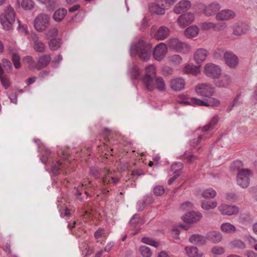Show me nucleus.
I'll use <instances>...</instances> for the list:
<instances>
[{"label":"nucleus","mask_w":257,"mask_h":257,"mask_svg":"<svg viewBox=\"0 0 257 257\" xmlns=\"http://www.w3.org/2000/svg\"><path fill=\"white\" fill-rule=\"evenodd\" d=\"M104 233V230L103 229L99 228L94 233V237L96 239H98L99 238L103 236Z\"/></svg>","instance_id":"62"},{"label":"nucleus","mask_w":257,"mask_h":257,"mask_svg":"<svg viewBox=\"0 0 257 257\" xmlns=\"http://www.w3.org/2000/svg\"><path fill=\"white\" fill-rule=\"evenodd\" d=\"M0 21L3 29L6 31H9L13 29V25L15 21H10L9 19L1 14L0 16Z\"/></svg>","instance_id":"26"},{"label":"nucleus","mask_w":257,"mask_h":257,"mask_svg":"<svg viewBox=\"0 0 257 257\" xmlns=\"http://www.w3.org/2000/svg\"><path fill=\"white\" fill-rule=\"evenodd\" d=\"M156 1L157 3L152 6L151 11L158 15L164 14L165 10H167V9L161 6V4H160V0Z\"/></svg>","instance_id":"33"},{"label":"nucleus","mask_w":257,"mask_h":257,"mask_svg":"<svg viewBox=\"0 0 257 257\" xmlns=\"http://www.w3.org/2000/svg\"><path fill=\"white\" fill-rule=\"evenodd\" d=\"M51 60V57L50 55H42L38 59L36 65V68L41 70L45 68L49 64Z\"/></svg>","instance_id":"18"},{"label":"nucleus","mask_w":257,"mask_h":257,"mask_svg":"<svg viewBox=\"0 0 257 257\" xmlns=\"http://www.w3.org/2000/svg\"><path fill=\"white\" fill-rule=\"evenodd\" d=\"M165 189L163 186H158L154 188V193L156 196H161L164 193Z\"/></svg>","instance_id":"52"},{"label":"nucleus","mask_w":257,"mask_h":257,"mask_svg":"<svg viewBox=\"0 0 257 257\" xmlns=\"http://www.w3.org/2000/svg\"><path fill=\"white\" fill-rule=\"evenodd\" d=\"M34 48L36 51L43 53L45 51L46 46L43 42L37 39L34 40Z\"/></svg>","instance_id":"34"},{"label":"nucleus","mask_w":257,"mask_h":257,"mask_svg":"<svg viewBox=\"0 0 257 257\" xmlns=\"http://www.w3.org/2000/svg\"><path fill=\"white\" fill-rule=\"evenodd\" d=\"M141 219L138 215L135 214L130 220V224L132 225L137 224L140 222Z\"/></svg>","instance_id":"60"},{"label":"nucleus","mask_w":257,"mask_h":257,"mask_svg":"<svg viewBox=\"0 0 257 257\" xmlns=\"http://www.w3.org/2000/svg\"><path fill=\"white\" fill-rule=\"evenodd\" d=\"M185 250L189 257H202L203 253L199 252L198 249L195 246L186 247Z\"/></svg>","instance_id":"29"},{"label":"nucleus","mask_w":257,"mask_h":257,"mask_svg":"<svg viewBox=\"0 0 257 257\" xmlns=\"http://www.w3.org/2000/svg\"><path fill=\"white\" fill-rule=\"evenodd\" d=\"M163 72L165 75H171L173 73V69L169 66H165L163 69Z\"/></svg>","instance_id":"61"},{"label":"nucleus","mask_w":257,"mask_h":257,"mask_svg":"<svg viewBox=\"0 0 257 257\" xmlns=\"http://www.w3.org/2000/svg\"><path fill=\"white\" fill-rule=\"evenodd\" d=\"M191 7V3L188 0H183L178 3L174 8V12L177 14L187 11Z\"/></svg>","instance_id":"19"},{"label":"nucleus","mask_w":257,"mask_h":257,"mask_svg":"<svg viewBox=\"0 0 257 257\" xmlns=\"http://www.w3.org/2000/svg\"><path fill=\"white\" fill-rule=\"evenodd\" d=\"M218 120V116L217 115L214 116L207 125L204 126L201 128V131L205 132L210 129L213 128L215 125L217 124Z\"/></svg>","instance_id":"32"},{"label":"nucleus","mask_w":257,"mask_h":257,"mask_svg":"<svg viewBox=\"0 0 257 257\" xmlns=\"http://www.w3.org/2000/svg\"><path fill=\"white\" fill-rule=\"evenodd\" d=\"M50 17L45 14H40L34 21L35 29L38 32L44 31L50 25Z\"/></svg>","instance_id":"7"},{"label":"nucleus","mask_w":257,"mask_h":257,"mask_svg":"<svg viewBox=\"0 0 257 257\" xmlns=\"http://www.w3.org/2000/svg\"><path fill=\"white\" fill-rule=\"evenodd\" d=\"M220 229L223 232L231 233L235 232L236 228L230 223H224L221 225Z\"/></svg>","instance_id":"36"},{"label":"nucleus","mask_w":257,"mask_h":257,"mask_svg":"<svg viewBox=\"0 0 257 257\" xmlns=\"http://www.w3.org/2000/svg\"><path fill=\"white\" fill-rule=\"evenodd\" d=\"M171 62L176 64H180L182 61V58L179 55H174L170 57Z\"/></svg>","instance_id":"56"},{"label":"nucleus","mask_w":257,"mask_h":257,"mask_svg":"<svg viewBox=\"0 0 257 257\" xmlns=\"http://www.w3.org/2000/svg\"><path fill=\"white\" fill-rule=\"evenodd\" d=\"M252 175L251 171L247 169L239 170L236 177L237 184L242 188L248 187L250 177Z\"/></svg>","instance_id":"6"},{"label":"nucleus","mask_w":257,"mask_h":257,"mask_svg":"<svg viewBox=\"0 0 257 257\" xmlns=\"http://www.w3.org/2000/svg\"><path fill=\"white\" fill-rule=\"evenodd\" d=\"M231 79L229 75H224L215 81V84L217 87H226L230 85Z\"/></svg>","instance_id":"24"},{"label":"nucleus","mask_w":257,"mask_h":257,"mask_svg":"<svg viewBox=\"0 0 257 257\" xmlns=\"http://www.w3.org/2000/svg\"><path fill=\"white\" fill-rule=\"evenodd\" d=\"M189 241L193 244L197 245H202L205 244L206 242L205 238L198 234H195L190 236L189 238Z\"/></svg>","instance_id":"25"},{"label":"nucleus","mask_w":257,"mask_h":257,"mask_svg":"<svg viewBox=\"0 0 257 257\" xmlns=\"http://www.w3.org/2000/svg\"><path fill=\"white\" fill-rule=\"evenodd\" d=\"M231 245L233 247L239 249H244L246 247L245 244L240 240L235 239L231 242Z\"/></svg>","instance_id":"42"},{"label":"nucleus","mask_w":257,"mask_h":257,"mask_svg":"<svg viewBox=\"0 0 257 257\" xmlns=\"http://www.w3.org/2000/svg\"><path fill=\"white\" fill-rule=\"evenodd\" d=\"M140 251L143 257H151L152 254L150 248L146 246L140 247Z\"/></svg>","instance_id":"41"},{"label":"nucleus","mask_w":257,"mask_h":257,"mask_svg":"<svg viewBox=\"0 0 257 257\" xmlns=\"http://www.w3.org/2000/svg\"><path fill=\"white\" fill-rule=\"evenodd\" d=\"M178 101L181 103H185L193 105L205 106H218L220 104L219 100L216 98H210L207 101L195 98H188L184 95H179Z\"/></svg>","instance_id":"4"},{"label":"nucleus","mask_w":257,"mask_h":257,"mask_svg":"<svg viewBox=\"0 0 257 257\" xmlns=\"http://www.w3.org/2000/svg\"><path fill=\"white\" fill-rule=\"evenodd\" d=\"M142 241L144 243L148 244L155 247H158L160 244L158 242L153 240L152 238L146 237H143L142 238Z\"/></svg>","instance_id":"44"},{"label":"nucleus","mask_w":257,"mask_h":257,"mask_svg":"<svg viewBox=\"0 0 257 257\" xmlns=\"http://www.w3.org/2000/svg\"><path fill=\"white\" fill-rule=\"evenodd\" d=\"M171 88L175 91H181L184 89L185 82L182 78H175L172 79L170 82Z\"/></svg>","instance_id":"14"},{"label":"nucleus","mask_w":257,"mask_h":257,"mask_svg":"<svg viewBox=\"0 0 257 257\" xmlns=\"http://www.w3.org/2000/svg\"><path fill=\"white\" fill-rule=\"evenodd\" d=\"M144 174V171L141 169L133 170L132 171V175L133 176H139Z\"/></svg>","instance_id":"63"},{"label":"nucleus","mask_w":257,"mask_h":257,"mask_svg":"<svg viewBox=\"0 0 257 257\" xmlns=\"http://www.w3.org/2000/svg\"><path fill=\"white\" fill-rule=\"evenodd\" d=\"M233 34L235 36H241L245 34L248 30V27L245 24L238 23L234 24L232 27Z\"/></svg>","instance_id":"17"},{"label":"nucleus","mask_w":257,"mask_h":257,"mask_svg":"<svg viewBox=\"0 0 257 257\" xmlns=\"http://www.w3.org/2000/svg\"><path fill=\"white\" fill-rule=\"evenodd\" d=\"M226 27V25L224 23L214 24L213 30L219 31L224 29Z\"/></svg>","instance_id":"59"},{"label":"nucleus","mask_w":257,"mask_h":257,"mask_svg":"<svg viewBox=\"0 0 257 257\" xmlns=\"http://www.w3.org/2000/svg\"><path fill=\"white\" fill-rule=\"evenodd\" d=\"M90 174L95 179L101 177L97 187L101 190V193L104 195L109 192L108 189L109 187L115 185L119 181V179L115 176L114 173L106 169L99 170L94 168H91Z\"/></svg>","instance_id":"1"},{"label":"nucleus","mask_w":257,"mask_h":257,"mask_svg":"<svg viewBox=\"0 0 257 257\" xmlns=\"http://www.w3.org/2000/svg\"><path fill=\"white\" fill-rule=\"evenodd\" d=\"M221 69L213 63H207L204 66V73L211 78H217L221 74Z\"/></svg>","instance_id":"11"},{"label":"nucleus","mask_w":257,"mask_h":257,"mask_svg":"<svg viewBox=\"0 0 257 257\" xmlns=\"http://www.w3.org/2000/svg\"><path fill=\"white\" fill-rule=\"evenodd\" d=\"M217 204V202L215 201L211 202L205 201L202 203L201 206L204 209L209 210L215 208L216 207Z\"/></svg>","instance_id":"39"},{"label":"nucleus","mask_w":257,"mask_h":257,"mask_svg":"<svg viewBox=\"0 0 257 257\" xmlns=\"http://www.w3.org/2000/svg\"><path fill=\"white\" fill-rule=\"evenodd\" d=\"M177 0H160V4L162 6L165 7L168 9L172 5L177 2Z\"/></svg>","instance_id":"48"},{"label":"nucleus","mask_w":257,"mask_h":257,"mask_svg":"<svg viewBox=\"0 0 257 257\" xmlns=\"http://www.w3.org/2000/svg\"><path fill=\"white\" fill-rule=\"evenodd\" d=\"M216 195V191L212 188L205 190L202 193L203 197L205 198H213Z\"/></svg>","instance_id":"38"},{"label":"nucleus","mask_w":257,"mask_h":257,"mask_svg":"<svg viewBox=\"0 0 257 257\" xmlns=\"http://www.w3.org/2000/svg\"><path fill=\"white\" fill-rule=\"evenodd\" d=\"M199 33V28L195 26H192L186 29L184 32L185 35L188 38H192L196 37Z\"/></svg>","instance_id":"28"},{"label":"nucleus","mask_w":257,"mask_h":257,"mask_svg":"<svg viewBox=\"0 0 257 257\" xmlns=\"http://www.w3.org/2000/svg\"><path fill=\"white\" fill-rule=\"evenodd\" d=\"M62 158L53 161L51 167L52 171L55 175H58L60 172H66V167L70 164L69 156L64 153L62 154Z\"/></svg>","instance_id":"5"},{"label":"nucleus","mask_w":257,"mask_h":257,"mask_svg":"<svg viewBox=\"0 0 257 257\" xmlns=\"http://www.w3.org/2000/svg\"><path fill=\"white\" fill-rule=\"evenodd\" d=\"M169 34L170 30L167 27L161 26L155 33L154 37L158 40H163L169 36Z\"/></svg>","instance_id":"21"},{"label":"nucleus","mask_w":257,"mask_h":257,"mask_svg":"<svg viewBox=\"0 0 257 257\" xmlns=\"http://www.w3.org/2000/svg\"><path fill=\"white\" fill-rule=\"evenodd\" d=\"M140 74L139 69L137 66H134L131 70V75L133 79H137Z\"/></svg>","instance_id":"49"},{"label":"nucleus","mask_w":257,"mask_h":257,"mask_svg":"<svg viewBox=\"0 0 257 257\" xmlns=\"http://www.w3.org/2000/svg\"><path fill=\"white\" fill-rule=\"evenodd\" d=\"M24 61L29 64V66L31 68H36V63L33 59V57L31 56H27L24 59Z\"/></svg>","instance_id":"47"},{"label":"nucleus","mask_w":257,"mask_h":257,"mask_svg":"<svg viewBox=\"0 0 257 257\" xmlns=\"http://www.w3.org/2000/svg\"><path fill=\"white\" fill-rule=\"evenodd\" d=\"M220 9V5L217 3H213L203 9L204 13L208 16L214 15Z\"/></svg>","instance_id":"23"},{"label":"nucleus","mask_w":257,"mask_h":257,"mask_svg":"<svg viewBox=\"0 0 257 257\" xmlns=\"http://www.w3.org/2000/svg\"><path fill=\"white\" fill-rule=\"evenodd\" d=\"M224 58L226 64L230 67H235L238 63L237 57L232 52H227L224 53Z\"/></svg>","instance_id":"22"},{"label":"nucleus","mask_w":257,"mask_h":257,"mask_svg":"<svg viewBox=\"0 0 257 257\" xmlns=\"http://www.w3.org/2000/svg\"><path fill=\"white\" fill-rule=\"evenodd\" d=\"M195 92L200 96L208 97L205 100H202L203 101H207L209 99L213 98L211 96L213 94L214 90L211 85L208 83H200L196 86Z\"/></svg>","instance_id":"8"},{"label":"nucleus","mask_w":257,"mask_h":257,"mask_svg":"<svg viewBox=\"0 0 257 257\" xmlns=\"http://www.w3.org/2000/svg\"><path fill=\"white\" fill-rule=\"evenodd\" d=\"M183 168V164L182 163H175L171 166V170L176 173L178 170H181Z\"/></svg>","instance_id":"58"},{"label":"nucleus","mask_w":257,"mask_h":257,"mask_svg":"<svg viewBox=\"0 0 257 257\" xmlns=\"http://www.w3.org/2000/svg\"><path fill=\"white\" fill-rule=\"evenodd\" d=\"M182 160H186L187 162H193V161L196 160L197 159V157L196 156L189 154V153L186 152L184 154L183 156H182Z\"/></svg>","instance_id":"46"},{"label":"nucleus","mask_w":257,"mask_h":257,"mask_svg":"<svg viewBox=\"0 0 257 257\" xmlns=\"http://www.w3.org/2000/svg\"><path fill=\"white\" fill-rule=\"evenodd\" d=\"M242 162L239 161H234L231 166V168L233 170H237L238 171L239 170H241V169H240L241 167H242Z\"/></svg>","instance_id":"57"},{"label":"nucleus","mask_w":257,"mask_h":257,"mask_svg":"<svg viewBox=\"0 0 257 257\" xmlns=\"http://www.w3.org/2000/svg\"><path fill=\"white\" fill-rule=\"evenodd\" d=\"M168 45L170 48L183 53H188L190 51V47L189 45L176 38L170 39L168 42Z\"/></svg>","instance_id":"9"},{"label":"nucleus","mask_w":257,"mask_h":257,"mask_svg":"<svg viewBox=\"0 0 257 257\" xmlns=\"http://www.w3.org/2000/svg\"><path fill=\"white\" fill-rule=\"evenodd\" d=\"M34 2L32 0H22L21 2L22 7L26 10H31L34 7Z\"/></svg>","instance_id":"40"},{"label":"nucleus","mask_w":257,"mask_h":257,"mask_svg":"<svg viewBox=\"0 0 257 257\" xmlns=\"http://www.w3.org/2000/svg\"><path fill=\"white\" fill-rule=\"evenodd\" d=\"M143 84L149 91H152L156 88L160 91L166 90V84L163 78L161 77H156V70L153 65H150L145 69V75L142 79Z\"/></svg>","instance_id":"2"},{"label":"nucleus","mask_w":257,"mask_h":257,"mask_svg":"<svg viewBox=\"0 0 257 257\" xmlns=\"http://www.w3.org/2000/svg\"><path fill=\"white\" fill-rule=\"evenodd\" d=\"M214 24L213 23L209 22H205L201 24V28L202 30L205 31H208L210 29L214 30Z\"/></svg>","instance_id":"50"},{"label":"nucleus","mask_w":257,"mask_h":257,"mask_svg":"<svg viewBox=\"0 0 257 257\" xmlns=\"http://www.w3.org/2000/svg\"><path fill=\"white\" fill-rule=\"evenodd\" d=\"M2 63L5 69L11 70L12 69V63L8 59H3L2 60Z\"/></svg>","instance_id":"54"},{"label":"nucleus","mask_w":257,"mask_h":257,"mask_svg":"<svg viewBox=\"0 0 257 257\" xmlns=\"http://www.w3.org/2000/svg\"><path fill=\"white\" fill-rule=\"evenodd\" d=\"M51 155V152L50 150L48 149H45L43 153L42 158H41V161L44 163L45 164L47 163L48 158Z\"/></svg>","instance_id":"51"},{"label":"nucleus","mask_w":257,"mask_h":257,"mask_svg":"<svg viewBox=\"0 0 257 257\" xmlns=\"http://www.w3.org/2000/svg\"><path fill=\"white\" fill-rule=\"evenodd\" d=\"M184 70L186 73L196 75L199 72V68L196 66L188 65L185 67Z\"/></svg>","instance_id":"35"},{"label":"nucleus","mask_w":257,"mask_h":257,"mask_svg":"<svg viewBox=\"0 0 257 257\" xmlns=\"http://www.w3.org/2000/svg\"><path fill=\"white\" fill-rule=\"evenodd\" d=\"M67 13V12L66 9L64 8L59 9L55 12L53 18L55 21L60 22L64 19Z\"/></svg>","instance_id":"27"},{"label":"nucleus","mask_w":257,"mask_h":257,"mask_svg":"<svg viewBox=\"0 0 257 257\" xmlns=\"http://www.w3.org/2000/svg\"><path fill=\"white\" fill-rule=\"evenodd\" d=\"M168 48L166 45L160 43L156 46L154 49L153 55L155 60L161 61L164 59L167 53Z\"/></svg>","instance_id":"10"},{"label":"nucleus","mask_w":257,"mask_h":257,"mask_svg":"<svg viewBox=\"0 0 257 257\" xmlns=\"http://www.w3.org/2000/svg\"><path fill=\"white\" fill-rule=\"evenodd\" d=\"M20 61V56L17 53H13L12 55V61L16 69H19L21 67Z\"/></svg>","instance_id":"43"},{"label":"nucleus","mask_w":257,"mask_h":257,"mask_svg":"<svg viewBox=\"0 0 257 257\" xmlns=\"http://www.w3.org/2000/svg\"><path fill=\"white\" fill-rule=\"evenodd\" d=\"M194 20V14L187 13L181 15L178 19V23L181 27H185L192 23Z\"/></svg>","instance_id":"13"},{"label":"nucleus","mask_w":257,"mask_h":257,"mask_svg":"<svg viewBox=\"0 0 257 257\" xmlns=\"http://www.w3.org/2000/svg\"><path fill=\"white\" fill-rule=\"evenodd\" d=\"M212 252L214 254H221L224 252V249L222 247L215 246L212 248Z\"/></svg>","instance_id":"55"},{"label":"nucleus","mask_w":257,"mask_h":257,"mask_svg":"<svg viewBox=\"0 0 257 257\" xmlns=\"http://www.w3.org/2000/svg\"><path fill=\"white\" fill-rule=\"evenodd\" d=\"M58 35V30L56 28L50 29L46 35V38L48 39L56 38Z\"/></svg>","instance_id":"45"},{"label":"nucleus","mask_w":257,"mask_h":257,"mask_svg":"<svg viewBox=\"0 0 257 257\" xmlns=\"http://www.w3.org/2000/svg\"><path fill=\"white\" fill-rule=\"evenodd\" d=\"M218 209L222 214L226 215H235L238 212L237 206L227 204H222L219 206Z\"/></svg>","instance_id":"12"},{"label":"nucleus","mask_w":257,"mask_h":257,"mask_svg":"<svg viewBox=\"0 0 257 257\" xmlns=\"http://www.w3.org/2000/svg\"><path fill=\"white\" fill-rule=\"evenodd\" d=\"M82 187H87L89 188H94L95 186L91 183V181L88 179L84 180L82 183Z\"/></svg>","instance_id":"64"},{"label":"nucleus","mask_w":257,"mask_h":257,"mask_svg":"<svg viewBox=\"0 0 257 257\" xmlns=\"http://www.w3.org/2000/svg\"><path fill=\"white\" fill-rule=\"evenodd\" d=\"M1 83L5 89H8L10 85L9 78L6 76L0 78Z\"/></svg>","instance_id":"53"},{"label":"nucleus","mask_w":257,"mask_h":257,"mask_svg":"<svg viewBox=\"0 0 257 257\" xmlns=\"http://www.w3.org/2000/svg\"><path fill=\"white\" fill-rule=\"evenodd\" d=\"M50 50L55 51L60 47L61 41L59 39H52L48 43Z\"/></svg>","instance_id":"37"},{"label":"nucleus","mask_w":257,"mask_h":257,"mask_svg":"<svg viewBox=\"0 0 257 257\" xmlns=\"http://www.w3.org/2000/svg\"><path fill=\"white\" fill-rule=\"evenodd\" d=\"M3 15L7 16L9 19L10 21H15L16 20V13L14 8L11 6H8L6 7Z\"/></svg>","instance_id":"30"},{"label":"nucleus","mask_w":257,"mask_h":257,"mask_svg":"<svg viewBox=\"0 0 257 257\" xmlns=\"http://www.w3.org/2000/svg\"><path fill=\"white\" fill-rule=\"evenodd\" d=\"M208 55L207 50L203 48H199L196 50L194 54V59L197 64L204 61Z\"/></svg>","instance_id":"20"},{"label":"nucleus","mask_w":257,"mask_h":257,"mask_svg":"<svg viewBox=\"0 0 257 257\" xmlns=\"http://www.w3.org/2000/svg\"><path fill=\"white\" fill-rule=\"evenodd\" d=\"M235 13L231 10H222L216 14V18L218 21H227L234 18Z\"/></svg>","instance_id":"15"},{"label":"nucleus","mask_w":257,"mask_h":257,"mask_svg":"<svg viewBox=\"0 0 257 257\" xmlns=\"http://www.w3.org/2000/svg\"><path fill=\"white\" fill-rule=\"evenodd\" d=\"M207 238L214 243H217L221 241L222 236L220 232L218 231H212L207 234Z\"/></svg>","instance_id":"31"},{"label":"nucleus","mask_w":257,"mask_h":257,"mask_svg":"<svg viewBox=\"0 0 257 257\" xmlns=\"http://www.w3.org/2000/svg\"><path fill=\"white\" fill-rule=\"evenodd\" d=\"M202 217L201 214L198 212H189L183 217V221L187 223H192L199 221Z\"/></svg>","instance_id":"16"},{"label":"nucleus","mask_w":257,"mask_h":257,"mask_svg":"<svg viewBox=\"0 0 257 257\" xmlns=\"http://www.w3.org/2000/svg\"><path fill=\"white\" fill-rule=\"evenodd\" d=\"M152 46L151 44L140 39L132 45L130 53L133 56L138 55L142 60L147 61L151 56Z\"/></svg>","instance_id":"3"}]
</instances>
